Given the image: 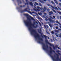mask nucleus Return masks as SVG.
Segmentation results:
<instances>
[{
  "label": "nucleus",
  "instance_id": "obj_1",
  "mask_svg": "<svg viewBox=\"0 0 61 61\" xmlns=\"http://www.w3.org/2000/svg\"><path fill=\"white\" fill-rule=\"evenodd\" d=\"M25 15L27 17V19L29 20V22L27 20H26L24 21V22L26 26L29 27V30L30 31L31 33V35H34V37L36 38L37 37L39 38V39L41 41H43V40L42 38H40L39 39L40 37L39 35L37 33H36V35L34 34V33H36V30H35L33 29L31 30V29L32 28V26H33L34 28H36L37 26V25H36V26H35L34 24L32 23L31 21V19H30V17H31V16L29 15Z\"/></svg>",
  "mask_w": 61,
  "mask_h": 61
},
{
  "label": "nucleus",
  "instance_id": "obj_2",
  "mask_svg": "<svg viewBox=\"0 0 61 61\" xmlns=\"http://www.w3.org/2000/svg\"><path fill=\"white\" fill-rule=\"evenodd\" d=\"M50 49L51 50L50 51V53L49 54V55L51 56L53 60L55 61H57V60H59V61H61V59H59V58L58 55V54H56V56H57V59H56L54 58V57L52 56L51 54H52V52H54V53H55L56 52H55V51L54 50H52V48H51V47H50Z\"/></svg>",
  "mask_w": 61,
  "mask_h": 61
},
{
  "label": "nucleus",
  "instance_id": "obj_3",
  "mask_svg": "<svg viewBox=\"0 0 61 61\" xmlns=\"http://www.w3.org/2000/svg\"><path fill=\"white\" fill-rule=\"evenodd\" d=\"M38 42L39 43H40V44H42V45H43L42 47L43 49L45 50H46V51H48L47 48H48V46L47 45H46H46H45V44L44 43L42 42H41L40 41H39Z\"/></svg>",
  "mask_w": 61,
  "mask_h": 61
},
{
  "label": "nucleus",
  "instance_id": "obj_4",
  "mask_svg": "<svg viewBox=\"0 0 61 61\" xmlns=\"http://www.w3.org/2000/svg\"><path fill=\"white\" fill-rule=\"evenodd\" d=\"M50 17L51 18H48V20H49V21L50 22L54 23V20H52L51 19H53L54 18H53L51 16H50Z\"/></svg>",
  "mask_w": 61,
  "mask_h": 61
},
{
  "label": "nucleus",
  "instance_id": "obj_5",
  "mask_svg": "<svg viewBox=\"0 0 61 61\" xmlns=\"http://www.w3.org/2000/svg\"><path fill=\"white\" fill-rule=\"evenodd\" d=\"M46 43H47L49 44V45L50 46H54V45H52L51 43H50L49 42H48V40H46L45 41Z\"/></svg>",
  "mask_w": 61,
  "mask_h": 61
},
{
  "label": "nucleus",
  "instance_id": "obj_6",
  "mask_svg": "<svg viewBox=\"0 0 61 61\" xmlns=\"http://www.w3.org/2000/svg\"><path fill=\"white\" fill-rule=\"evenodd\" d=\"M46 43H47L49 44V45L50 46H54V45H52L51 43H50L49 42H48V40H46L45 41Z\"/></svg>",
  "mask_w": 61,
  "mask_h": 61
},
{
  "label": "nucleus",
  "instance_id": "obj_7",
  "mask_svg": "<svg viewBox=\"0 0 61 61\" xmlns=\"http://www.w3.org/2000/svg\"><path fill=\"white\" fill-rule=\"evenodd\" d=\"M40 31H40V30L39 29L38 30V33H39L40 34H41V37H42V38H43V37H43V35H42V34L41 33V32H42V30H41V29H40Z\"/></svg>",
  "mask_w": 61,
  "mask_h": 61
},
{
  "label": "nucleus",
  "instance_id": "obj_8",
  "mask_svg": "<svg viewBox=\"0 0 61 61\" xmlns=\"http://www.w3.org/2000/svg\"><path fill=\"white\" fill-rule=\"evenodd\" d=\"M27 9H28V8H26V9H24L23 10H21L20 12H21V13H23V12H28L29 11L27 10Z\"/></svg>",
  "mask_w": 61,
  "mask_h": 61
},
{
  "label": "nucleus",
  "instance_id": "obj_9",
  "mask_svg": "<svg viewBox=\"0 0 61 61\" xmlns=\"http://www.w3.org/2000/svg\"><path fill=\"white\" fill-rule=\"evenodd\" d=\"M28 12L29 13H30V14L31 15H32V14H35V13L36 14V13L35 12H31L29 11H28Z\"/></svg>",
  "mask_w": 61,
  "mask_h": 61
},
{
  "label": "nucleus",
  "instance_id": "obj_10",
  "mask_svg": "<svg viewBox=\"0 0 61 61\" xmlns=\"http://www.w3.org/2000/svg\"><path fill=\"white\" fill-rule=\"evenodd\" d=\"M37 8H38V9H37L36 10H35L37 12V11H40V10L39 9L40 7H39V6L37 7Z\"/></svg>",
  "mask_w": 61,
  "mask_h": 61
},
{
  "label": "nucleus",
  "instance_id": "obj_11",
  "mask_svg": "<svg viewBox=\"0 0 61 61\" xmlns=\"http://www.w3.org/2000/svg\"><path fill=\"white\" fill-rule=\"evenodd\" d=\"M29 4L30 5H31L32 7H33V6L34 5H33V3H32V2H30L29 3Z\"/></svg>",
  "mask_w": 61,
  "mask_h": 61
},
{
  "label": "nucleus",
  "instance_id": "obj_12",
  "mask_svg": "<svg viewBox=\"0 0 61 61\" xmlns=\"http://www.w3.org/2000/svg\"><path fill=\"white\" fill-rule=\"evenodd\" d=\"M49 13L50 14H54V13L52 12V11L49 12Z\"/></svg>",
  "mask_w": 61,
  "mask_h": 61
},
{
  "label": "nucleus",
  "instance_id": "obj_13",
  "mask_svg": "<svg viewBox=\"0 0 61 61\" xmlns=\"http://www.w3.org/2000/svg\"><path fill=\"white\" fill-rule=\"evenodd\" d=\"M46 33L48 34V35H50V33L49 32L47 31V30H46Z\"/></svg>",
  "mask_w": 61,
  "mask_h": 61
},
{
  "label": "nucleus",
  "instance_id": "obj_14",
  "mask_svg": "<svg viewBox=\"0 0 61 61\" xmlns=\"http://www.w3.org/2000/svg\"><path fill=\"white\" fill-rule=\"evenodd\" d=\"M17 1L18 2H20V4H22V2H21V0H17Z\"/></svg>",
  "mask_w": 61,
  "mask_h": 61
},
{
  "label": "nucleus",
  "instance_id": "obj_15",
  "mask_svg": "<svg viewBox=\"0 0 61 61\" xmlns=\"http://www.w3.org/2000/svg\"><path fill=\"white\" fill-rule=\"evenodd\" d=\"M56 52H57V53H58V54H59L60 55H61L60 53H59V52H60V51H59V50H58Z\"/></svg>",
  "mask_w": 61,
  "mask_h": 61
},
{
  "label": "nucleus",
  "instance_id": "obj_16",
  "mask_svg": "<svg viewBox=\"0 0 61 61\" xmlns=\"http://www.w3.org/2000/svg\"><path fill=\"white\" fill-rule=\"evenodd\" d=\"M38 15H42V13H41V12H40V13L38 12Z\"/></svg>",
  "mask_w": 61,
  "mask_h": 61
},
{
  "label": "nucleus",
  "instance_id": "obj_17",
  "mask_svg": "<svg viewBox=\"0 0 61 61\" xmlns=\"http://www.w3.org/2000/svg\"><path fill=\"white\" fill-rule=\"evenodd\" d=\"M35 4H36V5H39V4H38V3H36V2H35Z\"/></svg>",
  "mask_w": 61,
  "mask_h": 61
},
{
  "label": "nucleus",
  "instance_id": "obj_18",
  "mask_svg": "<svg viewBox=\"0 0 61 61\" xmlns=\"http://www.w3.org/2000/svg\"><path fill=\"white\" fill-rule=\"evenodd\" d=\"M45 12V10L43 9V10L41 11V12H43V13H44V12Z\"/></svg>",
  "mask_w": 61,
  "mask_h": 61
},
{
  "label": "nucleus",
  "instance_id": "obj_19",
  "mask_svg": "<svg viewBox=\"0 0 61 61\" xmlns=\"http://www.w3.org/2000/svg\"><path fill=\"white\" fill-rule=\"evenodd\" d=\"M54 7L55 8V9L56 10H59L58 9V8H57V7Z\"/></svg>",
  "mask_w": 61,
  "mask_h": 61
},
{
  "label": "nucleus",
  "instance_id": "obj_20",
  "mask_svg": "<svg viewBox=\"0 0 61 61\" xmlns=\"http://www.w3.org/2000/svg\"><path fill=\"white\" fill-rule=\"evenodd\" d=\"M43 36H44V37L45 38H46L47 37V36L45 35H43Z\"/></svg>",
  "mask_w": 61,
  "mask_h": 61
},
{
  "label": "nucleus",
  "instance_id": "obj_21",
  "mask_svg": "<svg viewBox=\"0 0 61 61\" xmlns=\"http://www.w3.org/2000/svg\"><path fill=\"white\" fill-rule=\"evenodd\" d=\"M51 3H52V4H53V5H55V3H54V2H53V1H51Z\"/></svg>",
  "mask_w": 61,
  "mask_h": 61
},
{
  "label": "nucleus",
  "instance_id": "obj_22",
  "mask_svg": "<svg viewBox=\"0 0 61 61\" xmlns=\"http://www.w3.org/2000/svg\"><path fill=\"white\" fill-rule=\"evenodd\" d=\"M59 35V37H60V38H61V34H58Z\"/></svg>",
  "mask_w": 61,
  "mask_h": 61
},
{
  "label": "nucleus",
  "instance_id": "obj_23",
  "mask_svg": "<svg viewBox=\"0 0 61 61\" xmlns=\"http://www.w3.org/2000/svg\"><path fill=\"white\" fill-rule=\"evenodd\" d=\"M54 31L55 32H58V30H55Z\"/></svg>",
  "mask_w": 61,
  "mask_h": 61
},
{
  "label": "nucleus",
  "instance_id": "obj_24",
  "mask_svg": "<svg viewBox=\"0 0 61 61\" xmlns=\"http://www.w3.org/2000/svg\"><path fill=\"white\" fill-rule=\"evenodd\" d=\"M52 10L53 11V12H55V13H56V12L54 10L52 9Z\"/></svg>",
  "mask_w": 61,
  "mask_h": 61
},
{
  "label": "nucleus",
  "instance_id": "obj_25",
  "mask_svg": "<svg viewBox=\"0 0 61 61\" xmlns=\"http://www.w3.org/2000/svg\"><path fill=\"white\" fill-rule=\"evenodd\" d=\"M49 25L50 26V27L51 28L52 27V24H49Z\"/></svg>",
  "mask_w": 61,
  "mask_h": 61
},
{
  "label": "nucleus",
  "instance_id": "obj_26",
  "mask_svg": "<svg viewBox=\"0 0 61 61\" xmlns=\"http://www.w3.org/2000/svg\"><path fill=\"white\" fill-rule=\"evenodd\" d=\"M47 5L48 6H51V5H50V4H47Z\"/></svg>",
  "mask_w": 61,
  "mask_h": 61
},
{
  "label": "nucleus",
  "instance_id": "obj_27",
  "mask_svg": "<svg viewBox=\"0 0 61 61\" xmlns=\"http://www.w3.org/2000/svg\"><path fill=\"white\" fill-rule=\"evenodd\" d=\"M56 23H57V24H59V23L60 22H58V20H56Z\"/></svg>",
  "mask_w": 61,
  "mask_h": 61
},
{
  "label": "nucleus",
  "instance_id": "obj_28",
  "mask_svg": "<svg viewBox=\"0 0 61 61\" xmlns=\"http://www.w3.org/2000/svg\"><path fill=\"white\" fill-rule=\"evenodd\" d=\"M39 5L40 6H42V4L41 3H39Z\"/></svg>",
  "mask_w": 61,
  "mask_h": 61
},
{
  "label": "nucleus",
  "instance_id": "obj_29",
  "mask_svg": "<svg viewBox=\"0 0 61 61\" xmlns=\"http://www.w3.org/2000/svg\"><path fill=\"white\" fill-rule=\"evenodd\" d=\"M44 9H45V10H46V8L45 6H44Z\"/></svg>",
  "mask_w": 61,
  "mask_h": 61
},
{
  "label": "nucleus",
  "instance_id": "obj_30",
  "mask_svg": "<svg viewBox=\"0 0 61 61\" xmlns=\"http://www.w3.org/2000/svg\"><path fill=\"white\" fill-rule=\"evenodd\" d=\"M51 34L53 35L54 34V32H53V31H52L51 32Z\"/></svg>",
  "mask_w": 61,
  "mask_h": 61
},
{
  "label": "nucleus",
  "instance_id": "obj_31",
  "mask_svg": "<svg viewBox=\"0 0 61 61\" xmlns=\"http://www.w3.org/2000/svg\"><path fill=\"white\" fill-rule=\"evenodd\" d=\"M56 29H58V26H56Z\"/></svg>",
  "mask_w": 61,
  "mask_h": 61
},
{
  "label": "nucleus",
  "instance_id": "obj_32",
  "mask_svg": "<svg viewBox=\"0 0 61 61\" xmlns=\"http://www.w3.org/2000/svg\"><path fill=\"white\" fill-rule=\"evenodd\" d=\"M46 27H47V28H48V27H49L48 25H46Z\"/></svg>",
  "mask_w": 61,
  "mask_h": 61
},
{
  "label": "nucleus",
  "instance_id": "obj_33",
  "mask_svg": "<svg viewBox=\"0 0 61 61\" xmlns=\"http://www.w3.org/2000/svg\"><path fill=\"white\" fill-rule=\"evenodd\" d=\"M53 46V48L54 49H56V47H54V46Z\"/></svg>",
  "mask_w": 61,
  "mask_h": 61
},
{
  "label": "nucleus",
  "instance_id": "obj_34",
  "mask_svg": "<svg viewBox=\"0 0 61 61\" xmlns=\"http://www.w3.org/2000/svg\"><path fill=\"white\" fill-rule=\"evenodd\" d=\"M44 26L45 28H46V25H44Z\"/></svg>",
  "mask_w": 61,
  "mask_h": 61
},
{
  "label": "nucleus",
  "instance_id": "obj_35",
  "mask_svg": "<svg viewBox=\"0 0 61 61\" xmlns=\"http://www.w3.org/2000/svg\"><path fill=\"white\" fill-rule=\"evenodd\" d=\"M31 19L32 20H34V18H33L31 17Z\"/></svg>",
  "mask_w": 61,
  "mask_h": 61
},
{
  "label": "nucleus",
  "instance_id": "obj_36",
  "mask_svg": "<svg viewBox=\"0 0 61 61\" xmlns=\"http://www.w3.org/2000/svg\"><path fill=\"white\" fill-rule=\"evenodd\" d=\"M44 15H46V13H44Z\"/></svg>",
  "mask_w": 61,
  "mask_h": 61
},
{
  "label": "nucleus",
  "instance_id": "obj_37",
  "mask_svg": "<svg viewBox=\"0 0 61 61\" xmlns=\"http://www.w3.org/2000/svg\"><path fill=\"white\" fill-rule=\"evenodd\" d=\"M53 17L54 19H56V17H55V16H53Z\"/></svg>",
  "mask_w": 61,
  "mask_h": 61
},
{
  "label": "nucleus",
  "instance_id": "obj_38",
  "mask_svg": "<svg viewBox=\"0 0 61 61\" xmlns=\"http://www.w3.org/2000/svg\"><path fill=\"white\" fill-rule=\"evenodd\" d=\"M51 7L52 8H53V9H54V7H53V6L51 5Z\"/></svg>",
  "mask_w": 61,
  "mask_h": 61
},
{
  "label": "nucleus",
  "instance_id": "obj_39",
  "mask_svg": "<svg viewBox=\"0 0 61 61\" xmlns=\"http://www.w3.org/2000/svg\"><path fill=\"white\" fill-rule=\"evenodd\" d=\"M56 2V4H57V5H58V2H57V1Z\"/></svg>",
  "mask_w": 61,
  "mask_h": 61
},
{
  "label": "nucleus",
  "instance_id": "obj_40",
  "mask_svg": "<svg viewBox=\"0 0 61 61\" xmlns=\"http://www.w3.org/2000/svg\"><path fill=\"white\" fill-rule=\"evenodd\" d=\"M45 20H46V21H48V19L47 18H46L45 19Z\"/></svg>",
  "mask_w": 61,
  "mask_h": 61
},
{
  "label": "nucleus",
  "instance_id": "obj_41",
  "mask_svg": "<svg viewBox=\"0 0 61 61\" xmlns=\"http://www.w3.org/2000/svg\"><path fill=\"white\" fill-rule=\"evenodd\" d=\"M58 8V9H59V10H61V8H60L59 7Z\"/></svg>",
  "mask_w": 61,
  "mask_h": 61
},
{
  "label": "nucleus",
  "instance_id": "obj_42",
  "mask_svg": "<svg viewBox=\"0 0 61 61\" xmlns=\"http://www.w3.org/2000/svg\"><path fill=\"white\" fill-rule=\"evenodd\" d=\"M40 9L41 10H43V8H40Z\"/></svg>",
  "mask_w": 61,
  "mask_h": 61
},
{
  "label": "nucleus",
  "instance_id": "obj_43",
  "mask_svg": "<svg viewBox=\"0 0 61 61\" xmlns=\"http://www.w3.org/2000/svg\"><path fill=\"white\" fill-rule=\"evenodd\" d=\"M58 13L59 14H61V12H59Z\"/></svg>",
  "mask_w": 61,
  "mask_h": 61
},
{
  "label": "nucleus",
  "instance_id": "obj_44",
  "mask_svg": "<svg viewBox=\"0 0 61 61\" xmlns=\"http://www.w3.org/2000/svg\"><path fill=\"white\" fill-rule=\"evenodd\" d=\"M56 36H57V37H59V36H58V35H56Z\"/></svg>",
  "mask_w": 61,
  "mask_h": 61
},
{
  "label": "nucleus",
  "instance_id": "obj_45",
  "mask_svg": "<svg viewBox=\"0 0 61 61\" xmlns=\"http://www.w3.org/2000/svg\"><path fill=\"white\" fill-rule=\"evenodd\" d=\"M56 25H57V26H58V24H55Z\"/></svg>",
  "mask_w": 61,
  "mask_h": 61
},
{
  "label": "nucleus",
  "instance_id": "obj_46",
  "mask_svg": "<svg viewBox=\"0 0 61 61\" xmlns=\"http://www.w3.org/2000/svg\"><path fill=\"white\" fill-rule=\"evenodd\" d=\"M49 31H51V29H49Z\"/></svg>",
  "mask_w": 61,
  "mask_h": 61
},
{
  "label": "nucleus",
  "instance_id": "obj_47",
  "mask_svg": "<svg viewBox=\"0 0 61 61\" xmlns=\"http://www.w3.org/2000/svg\"><path fill=\"white\" fill-rule=\"evenodd\" d=\"M59 25H61V24L60 23V22L59 23Z\"/></svg>",
  "mask_w": 61,
  "mask_h": 61
},
{
  "label": "nucleus",
  "instance_id": "obj_48",
  "mask_svg": "<svg viewBox=\"0 0 61 61\" xmlns=\"http://www.w3.org/2000/svg\"><path fill=\"white\" fill-rule=\"evenodd\" d=\"M26 3L27 5H28V2H27Z\"/></svg>",
  "mask_w": 61,
  "mask_h": 61
},
{
  "label": "nucleus",
  "instance_id": "obj_49",
  "mask_svg": "<svg viewBox=\"0 0 61 61\" xmlns=\"http://www.w3.org/2000/svg\"><path fill=\"white\" fill-rule=\"evenodd\" d=\"M39 24H40V26H41V24L40 23Z\"/></svg>",
  "mask_w": 61,
  "mask_h": 61
},
{
  "label": "nucleus",
  "instance_id": "obj_50",
  "mask_svg": "<svg viewBox=\"0 0 61 61\" xmlns=\"http://www.w3.org/2000/svg\"><path fill=\"white\" fill-rule=\"evenodd\" d=\"M26 2H28V0H25Z\"/></svg>",
  "mask_w": 61,
  "mask_h": 61
},
{
  "label": "nucleus",
  "instance_id": "obj_51",
  "mask_svg": "<svg viewBox=\"0 0 61 61\" xmlns=\"http://www.w3.org/2000/svg\"><path fill=\"white\" fill-rule=\"evenodd\" d=\"M58 30H61V29H59Z\"/></svg>",
  "mask_w": 61,
  "mask_h": 61
},
{
  "label": "nucleus",
  "instance_id": "obj_52",
  "mask_svg": "<svg viewBox=\"0 0 61 61\" xmlns=\"http://www.w3.org/2000/svg\"><path fill=\"white\" fill-rule=\"evenodd\" d=\"M58 49H60V48L59 47H58Z\"/></svg>",
  "mask_w": 61,
  "mask_h": 61
},
{
  "label": "nucleus",
  "instance_id": "obj_53",
  "mask_svg": "<svg viewBox=\"0 0 61 61\" xmlns=\"http://www.w3.org/2000/svg\"><path fill=\"white\" fill-rule=\"evenodd\" d=\"M20 7H22V5H20Z\"/></svg>",
  "mask_w": 61,
  "mask_h": 61
},
{
  "label": "nucleus",
  "instance_id": "obj_54",
  "mask_svg": "<svg viewBox=\"0 0 61 61\" xmlns=\"http://www.w3.org/2000/svg\"><path fill=\"white\" fill-rule=\"evenodd\" d=\"M25 5H23V7H25Z\"/></svg>",
  "mask_w": 61,
  "mask_h": 61
},
{
  "label": "nucleus",
  "instance_id": "obj_55",
  "mask_svg": "<svg viewBox=\"0 0 61 61\" xmlns=\"http://www.w3.org/2000/svg\"><path fill=\"white\" fill-rule=\"evenodd\" d=\"M43 1L45 2H46V0H43Z\"/></svg>",
  "mask_w": 61,
  "mask_h": 61
},
{
  "label": "nucleus",
  "instance_id": "obj_56",
  "mask_svg": "<svg viewBox=\"0 0 61 61\" xmlns=\"http://www.w3.org/2000/svg\"><path fill=\"white\" fill-rule=\"evenodd\" d=\"M54 1H55V2H56V0H54Z\"/></svg>",
  "mask_w": 61,
  "mask_h": 61
},
{
  "label": "nucleus",
  "instance_id": "obj_57",
  "mask_svg": "<svg viewBox=\"0 0 61 61\" xmlns=\"http://www.w3.org/2000/svg\"><path fill=\"white\" fill-rule=\"evenodd\" d=\"M25 5H27V4H26V3H25Z\"/></svg>",
  "mask_w": 61,
  "mask_h": 61
},
{
  "label": "nucleus",
  "instance_id": "obj_58",
  "mask_svg": "<svg viewBox=\"0 0 61 61\" xmlns=\"http://www.w3.org/2000/svg\"><path fill=\"white\" fill-rule=\"evenodd\" d=\"M60 28H61V26H60Z\"/></svg>",
  "mask_w": 61,
  "mask_h": 61
},
{
  "label": "nucleus",
  "instance_id": "obj_59",
  "mask_svg": "<svg viewBox=\"0 0 61 61\" xmlns=\"http://www.w3.org/2000/svg\"><path fill=\"white\" fill-rule=\"evenodd\" d=\"M55 35H57V33H55Z\"/></svg>",
  "mask_w": 61,
  "mask_h": 61
},
{
  "label": "nucleus",
  "instance_id": "obj_60",
  "mask_svg": "<svg viewBox=\"0 0 61 61\" xmlns=\"http://www.w3.org/2000/svg\"><path fill=\"white\" fill-rule=\"evenodd\" d=\"M47 23H48V24H50V23H49V22H47Z\"/></svg>",
  "mask_w": 61,
  "mask_h": 61
},
{
  "label": "nucleus",
  "instance_id": "obj_61",
  "mask_svg": "<svg viewBox=\"0 0 61 61\" xmlns=\"http://www.w3.org/2000/svg\"><path fill=\"white\" fill-rule=\"evenodd\" d=\"M34 5H35V6H36V5L35 4H34Z\"/></svg>",
  "mask_w": 61,
  "mask_h": 61
},
{
  "label": "nucleus",
  "instance_id": "obj_62",
  "mask_svg": "<svg viewBox=\"0 0 61 61\" xmlns=\"http://www.w3.org/2000/svg\"><path fill=\"white\" fill-rule=\"evenodd\" d=\"M59 1H61V0H58Z\"/></svg>",
  "mask_w": 61,
  "mask_h": 61
},
{
  "label": "nucleus",
  "instance_id": "obj_63",
  "mask_svg": "<svg viewBox=\"0 0 61 61\" xmlns=\"http://www.w3.org/2000/svg\"><path fill=\"white\" fill-rule=\"evenodd\" d=\"M18 5H19V3L18 4Z\"/></svg>",
  "mask_w": 61,
  "mask_h": 61
},
{
  "label": "nucleus",
  "instance_id": "obj_64",
  "mask_svg": "<svg viewBox=\"0 0 61 61\" xmlns=\"http://www.w3.org/2000/svg\"><path fill=\"white\" fill-rule=\"evenodd\" d=\"M30 1H32V0H30Z\"/></svg>",
  "mask_w": 61,
  "mask_h": 61
}]
</instances>
